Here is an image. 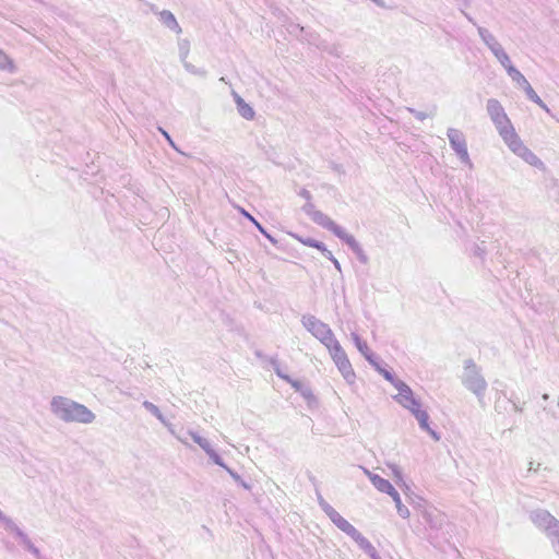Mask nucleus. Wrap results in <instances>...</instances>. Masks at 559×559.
Segmentation results:
<instances>
[{
	"label": "nucleus",
	"mask_w": 559,
	"mask_h": 559,
	"mask_svg": "<svg viewBox=\"0 0 559 559\" xmlns=\"http://www.w3.org/2000/svg\"><path fill=\"white\" fill-rule=\"evenodd\" d=\"M50 412L64 423L92 424L96 418L85 405L60 395L51 399Z\"/></svg>",
	"instance_id": "f257e3e1"
},
{
	"label": "nucleus",
	"mask_w": 559,
	"mask_h": 559,
	"mask_svg": "<svg viewBox=\"0 0 559 559\" xmlns=\"http://www.w3.org/2000/svg\"><path fill=\"white\" fill-rule=\"evenodd\" d=\"M460 379L464 388L475 394L481 403L488 384L483 376L481 368L473 359L468 358L463 361Z\"/></svg>",
	"instance_id": "f03ea898"
},
{
	"label": "nucleus",
	"mask_w": 559,
	"mask_h": 559,
	"mask_svg": "<svg viewBox=\"0 0 559 559\" xmlns=\"http://www.w3.org/2000/svg\"><path fill=\"white\" fill-rule=\"evenodd\" d=\"M301 323L306 330L319 340L326 348L337 342L330 326L314 316H302Z\"/></svg>",
	"instance_id": "7ed1b4c3"
},
{
	"label": "nucleus",
	"mask_w": 559,
	"mask_h": 559,
	"mask_svg": "<svg viewBox=\"0 0 559 559\" xmlns=\"http://www.w3.org/2000/svg\"><path fill=\"white\" fill-rule=\"evenodd\" d=\"M530 520L536 527L545 532L550 539L559 534V520L551 515L547 510L536 509L531 511Z\"/></svg>",
	"instance_id": "20e7f679"
},
{
	"label": "nucleus",
	"mask_w": 559,
	"mask_h": 559,
	"mask_svg": "<svg viewBox=\"0 0 559 559\" xmlns=\"http://www.w3.org/2000/svg\"><path fill=\"white\" fill-rule=\"evenodd\" d=\"M486 109L499 135L513 128L511 120L507 116L504 108L498 99H488Z\"/></svg>",
	"instance_id": "39448f33"
},
{
	"label": "nucleus",
	"mask_w": 559,
	"mask_h": 559,
	"mask_svg": "<svg viewBox=\"0 0 559 559\" xmlns=\"http://www.w3.org/2000/svg\"><path fill=\"white\" fill-rule=\"evenodd\" d=\"M328 349L343 378L347 383H353L356 376L352 368V364L340 342H335L333 345L328 347Z\"/></svg>",
	"instance_id": "423d86ee"
},
{
	"label": "nucleus",
	"mask_w": 559,
	"mask_h": 559,
	"mask_svg": "<svg viewBox=\"0 0 559 559\" xmlns=\"http://www.w3.org/2000/svg\"><path fill=\"white\" fill-rule=\"evenodd\" d=\"M449 142L453 151L457 154L462 163L473 168V163L467 152L466 140L462 131L455 128H449L447 132Z\"/></svg>",
	"instance_id": "0eeeda50"
},
{
	"label": "nucleus",
	"mask_w": 559,
	"mask_h": 559,
	"mask_svg": "<svg viewBox=\"0 0 559 559\" xmlns=\"http://www.w3.org/2000/svg\"><path fill=\"white\" fill-rule=\"evenodd\" d=\"M399 393L393 399L412 414L420 409V401L414 396L413 390L405 382H397Z\"/></svg>",
	"instance_id": "6e6552de"
},
{
	"label": "nucleus",
	"mask_w": 559,
	"mask_h": 559,
	"mask_svg": "<svg viewBox=\"0 0 559 559\" xmlns=\"http://www.w3.org/2000/svg\"><path fill=\"white\" fill-rule=\"evenodd\" d=\"M302 211L312 219L313 223L325 229H328L334 222L323 212L316 210V206L311 201L306 202L302 206Z\"/></svg>",
	"instance_id": "1a4fd4ad"
},
{
	"label": "nucleus",
	"mask_w": 559,
	"mask_h": 559,
	"mask_svg": "<svg viewBox=\"0 0 559 559\" xmlns=\"http://www.w3.org/2000/svg\"><path fill=\"white\" fill-rule=\"evenodd\" d=\"M142 405L146 411H148L153 416H155L173 436H175L181 443L188 445V443L176 433L174 425L164 417L160 409L155 404H153L150 401H144Z\"/></svg>",
	"instance_id": "9d476101"
},
{
	"label": "nucleus",
	"mask_w": 559,
	"mask_h": 559,
	"mask_svg": "<svg viewBox=\"0 0 559 559\" xmlns=\"http://www.w3.org/2000/svg\"><path fill=\"white\" fill-rule=\"evenodd\" d=\"M328 230L332 231L337 238L343 240L353 250V252L361 247L354 236L346 233L344 228L338 226L335 222L332 223Z\"/></svg>",
	"instance_id": "9b49d317"
},
{
	"label": "nucleus",
	"mask_w": 559,
	"mask_h": 559,
	"mask_svg": "<svg viewBox=\"0 0 559 559\" xmlns=\"http://www.w3.org/2000/svg\"><path fill=\"white\" fill-rule=\"evenodd\" d=\"M503 142L508 145V147L516 155L519 152H521V148L524 147L523 141L520 139L518 133L515 132V129L512 128L504 133L500 134Z\"/></svg>",
	"instance_id": "f8f14e48"
},
{
	"label": "nucleus",
	"mask_w": 559,
	"mask_h": 559,
	"mask_svg": "<svg viewBox=\"0 0 559 559\" xmlns=\"http://www.w3.org/2000/svg\"><path fill=\"white\" fill-rule=\"evenodd\" d=\"M352 336L357 349L361 353V355L371 366L378 367L379 358L370 350L367 343L362 341L356 333H353Z\"/></svg>",
	"instance_id": "ddd939ff"
},
{
	"label": "nucleus",
	"mask_w": 559,
	"mask_h": 559,
	"mask_svg": "<svg viewBox=\"0 0 559 559\" xmlns=\"http://www.w3.org/2000/svg\"><path fill=\"white\" fill-rule=\"evenodd\" d=\"M158 20L165 27L169 28L176 34H180L182 32V28L177 22V19L169 10H162L160 13H158Z\"/></svg>",
	"instance_id": "4468645a"
},
{
	"label": "nucleus",
	"mask_w": 559,
	"mask_h": 559,
	"mask_svg": "<svg viewBox=\"0 0 559 559\" xmlns=\"http://www.w3.org/2000/svg\"><path fill=\"white\" fill-rule=\"evenodd\" d=\"M366 474L368 475L371 484L381 492H385L388 495H390V492H392L395 488L392 486V484L382 478L381 476L377 475V474H372L370 473L369 471H365Z\"/></svg>",
	"instance_id": "2eb2a0df"
},
{
	"label": "nucleus",
	"mask_w": 559,
	"mask_h": 559,
	"mask_svg": "<svg viewBox=\"0 0 559 559\" xmlns=\"http://www.w3.org/2000/svg\"><path fill=\"white\" fill-rule=\"evenodd\" d=\"M424 520L425 522L433 530H439L441 528L443 522H444V516L442 513H440L439 511L437 510H432V511H425L424 513Z\"/></svg>",
	"instance_id": "dca6fc26"
},
{
	"label": "nucleus",
	"mask_w": 559,
	"mask_h": 559,
	"mask_svg": "<svg viewBox=\"0 0 559 559\" xmlns=\"http://www.w3.org/2000/svg\"><path fill=\"white\" fill-rule=\"evenodd\" d=\"M516 155L536 168H544V163L526 145Z\"/></svg>",
	"instance_id": "f3484780"
},
{
	"label": "nucleus",
	"mask_w": 559,
	"mask_h": 559,
	"mask_svg": "<svg viewBox=\"0 0 559 559\" xmlns=\"http://www.w3.org/2000/svg\"><path fill=\"white\" fill-rule=\"evenodd\" d=\"M356 543L371 559H381L373 545L364 535Z\"/></svg>",
	"instance_id": "a211bd4d"
},
{
	"label": "nucleus",
	"mask_w": 559,
	"mask_h": 559,
	"mask_svg": "<svg viewBox=\"0 0 559 559\" xmlns=\"http://www.w3.org/2000/svg\"><path fill=\"white\" fill-rule=\"evenodd\" d=\"M477 31H478L479 37L481 38V40L488 47L489 50L492 47H495L498 44H500L498 41V39L487 28L481 27V26H477Z\"/></svg>",
	"instance_id": "6ab92c4d"
},
{
	"label": "nucleus",
	"mask_w": 559,
	"mask_h": 559,
	"mask_svg": "<svg viewBox=\"0 0 559 559\" xmlns=\"http://www.w3.org/2000/svg\"><path fill=\"white\" fill-rule=\"evenodd\" d=\"M389 496H391L393 501L395 502L397 514L403 519H408L411 514L409 510L406 506L402 503L400 493L394 489L392 492H390Z\"/></svg>",
	"instance_id": "aec40b11"
},
{
	"label": "nucleus",
	"mask_w": 559,
	"mask_h": 559,
	"mask_svg": "<svg viewBox=\"0 0 559 559\" xmlns=\"http://www.w3.org/2000/svg\"><path fill=\"white\" fill-rule=\"evenodd\" d=\"M523 91L525 92V95L526 97L535 103L536 105H538L540 108H543L544 110L546 111H549L547 105L542 100V98L536 94V92L533 90V87L531 86V84H528L526 87L523 88Z\"/></svg>",
	"instance_id": "412c9836"
},
{
	"label": "nucleus",
	"mask_w": 559,
	"mask_h": 559,
	"mask_svg": "<svg viewBox=\"0 0 559 559\" xmlns=\"http://www.w3.org/2000/svg\"><path fill=\"white\" fill-rule=\"evenodd\" d=\"M288 383H290L292 386L297 392H299L306 400L310 401L311 399H313L311 389L309 386L304 385L300 381L290 379Z\"/></svg>",
	"instance_id": "4be33fe9"
},
{
	"label": "nucleus",
	"mask_w": 559,
	"mask_h": 559,
	"mask_svg": "<svg viewBox=\"0 0 559 559\" xmlns=\"http://www.w3.org/2000/svg\"><path fill=\"white\" fill-rule=\"evenodd\" d=\"M508 74L512 81L521 88H524L530 84L526 78L516 68L510 69Z\"/></svg>",
	"instance_id": "5701e85b"
},
{
	"label": "nucleus",
	"mask_w": 559,
	"mask_h": 559,
	"mask_svg": "<svg viewBox=\"0 0 559 559\" xmlns=\"http://www.w3.org/2000/svg\"><path fill=\"white\" fill-rule=\"evenodd\" d=\"M242 214H243V215H245V216H246L250 222H252V223L254 224V226L258 228V230H259V231H260V233H261L265 238H267V239H269L273 245H276V243H277V240H276L274 237H272V236H271V235H270V234L264 229V227H263L259 222H257V221H255V218H254L252 215H250L248 212H246V211H243V210H242Z\"/></svg>",
	"instance_id": "b1692460"
},
{
	"label": "nucleus",
	"mask_w": 559,
	"mask_h": 559,
	"mask_svg": "<svg viewBox=\"0 0 559 559\" xmlns=\"http://www.w3.org/2000/svg\"><path fill=\"white\" fill-rule=\"evenodd\" d=\"M188 433L191 436V438L193 439V441H194L197 444H199V447H200L201 449H203V450H204V452H205L206 454H207V453H210V451L213 449V448L211 447V443L209 442V440H207V439H205V438H203V437L199 436L197 432H194V431H192V430H190Z\"/></svg>",
	"instance_id": "393cba45"
},
{
	"label": "nucleus",
	"mask_w": 559,
	"mask_h": 559,
	"mask_svg": "<svg viewBox=\"0 0 559 559\" xmlns=\"http://www.w3.org/2000/svg\"><path fill=\"white\" fill-rule=\"evenodd\" d=\"M413 415H414V416H415V418L417 419L418 425H419V427H420L423 430H425V431H426L427 429H429V428H430L429 423H428V421H429V415H428V413H427L426 411H421V409H419V411H417V412H414V414H413Z\"/></svg>",
	"instance_id": "a878e982"
},
{
	"label": "nucleus",
	"mask_w": 559,
	"mask_h": 559,
	"mask_svg": "<svg viewBox=\"0 0 559 559\" xmlns=\"http://www.w3.org/2000/svg\"><path fill=\"white\" fill-rule=\"evenodd\" d=\"M411 114H413L418 120L423 121L425 119H427L428 117L432 118L436 116L437 114V106H432L429 110V112H425V111H419V110H416L414 108H411V107H407L406 108Z\"/></svg>",
	"instance_id": "bb28decb"
},
{
	"label": "nucleus",
	"mask_w": 559,
	"mask_h": 559,
	"mask_svg": "<svg viewBox=\"0 0 559 559\" xmlns=\"http://www.w3.org/2000/svg\"><path fill=\"white\" fill-rule=\"evenodd\" d=\"M301 243H304L305 246H308V247H311V248H316L320 251H326V247L323 242L319 241V240H316L313 238H310V237H307V238H302V237H296Z\"/></svg>",
	"instance_id": "cd10ccee"
},
{
	"label": "nucleus",
	"mask_w": 559,
	"mask_h": 559,
	"mask_svg": "<svg viewBox=\"0 0 559 559\" xmlns=\"http://www.w3.org/2000/svg\"><path fill=\"white\" fill-rule=\"evenodd\" d=\"M0 523L3 524L4 528L11 533H14L16 537H19V532H23L20 527L13 522L12 519L3 514V519H0Z\"/></svg>",
	"instance_id": "c85d7f7f"
},
{
	"label": "nucleus",
	"mask_w": 559,
	"mask_h": 559,
	"mask_svg": "<svg viewBox=\"0 0 559 559\" xmlns=\"http://www.w3.org/2000/svg\"><path fill=\"white\" fill-rule=\"evenodd\" d=\"M238 112L241 117H243L247 120H251L254 117V110L250 105H248L246 102L239 103V106L237 107Z\"/></svg>",
	"instance_id": "c756f323"
},
{
	"label": "nucleus",
	"mask_w": 559,
	"mask_h": 559,
	"mask_svg": "<svg viewBox=\"0 0 559 559\" xmlns=\"http://www.w3.org/2000/svg\"><path fill=\"white\" fill-rule=\"evenodd\" d=\"M331 522L344 533L352 526V524L346 519H344L338 512L335 514V518L331 519Z\"/></svg>",
	"instance_id": "7c9ffc66"
},
{
	"label": "nucleus",
	"mask_w": 559,
	"mask_h": 559,
	"mask_svg": "<svg viewBox=\"0 0 559 559\" xmlns=\"http://www.w3.org/2000/svg\"><path fill=\"white\" fill-rule=\"evenodd\" d=\"M376 370H378L383 377L385 380L390 381L392 383V385L397 390V382H403L402 380L397 379L394 377V374L386 370V369H383L380 364L378 362V367H374Z\"/></svg>",
	"instance_id": "2f4dec72"
},
{
	"label": "nucleus",
	"mask_w": 559,
	"mask_h": 559,
	"mask_svg": "<svg viewBox=\"0 0 559 559\" xmlns=\"http://www.w3.org/2000/svg\"><path fill=\"white\" fill-rule=\"evenodd\" d=\"M0 69L13 72V61L0 49Z\"/></svg>",
	"instance_id": "473e14b6"
},
{
	"label": "nucleus",
	"mask_w": 559,
	"mask_h": 559,
	"mask_svg": "<svg viewBox=\"0 0 559 559\" xmlns=\"http://www.w3.org/2000/svg\"><path fill=\"white\" fill-rule=\"evenodd\" d=\"M500 64L506 69L507 73H509L510 69H514L515 67L512 64L509 55L503 51L499 56L496 57Z\"/></svg>",
	"instance_id": "72a5a7b5"
},
{
	"label": "nucleus",
	"mask_w": 559,
	"mask_h": 559,
	"mask_svg": "<svg viewBox=\"0 0 559 559\" xmlns=\"http://www.w3.org/2000/svg\"><path fill=\"white\" fill-rule=\"evenodd\" d=\"M500 64L506 69L507 73H509L510 69H514L515 67L512 64L509 55L503 51L499 56L496 57Z\"/></svg>",
	"instance_id": "f704fd0d"
},
{
	"label": "nucleus",
	"mask_w": 559,
	"mask_h": 559,
	"mask_svg": "<svg viewBox=\"0 0 559 559\" xmlns=\"http://www.w3.org/2000/svg\"><path fill=\"white\" fill-rule=\"evenodd\" d=\"M182 64H183V68L191 74L199 75L202 78H204L206 75V70H204L202 68H197L195 66H193L192 63H190L188 61L182 62Z\"/></svg>",
	"instance_id": "c9c22d12"
},
{
	"label": "nucleus",
	"mask_w": 559,
	"mask_h": 559,
	"mask_svg": "<svg viewBox=\"0 0 559 559\" xmlns=\"http://www.w3.org/2000/svg\"><path fill=\"white\" fill-rule=\"evenodd\" d=\"M178 46H179L180 60H181V62H185V61H187V57H188L189 50H190L189 41L187 39H182L179 41Z\"/></svg>",
	"instance_id": "e433bc0d"
},
{
	"label": "nucleus",
	"mask_w": 559,
	"mask_h": 559,
	"mask_svg": "<svg viewBox=\"0 0 559 559\" xmlns=\"http://www.w3.org/2000/svg\"><path fill=\"white\" fill-rule=\"evenodd\" d=\"M226 471H227V472H228V474L231 476V478H233L236 483H238L240 486H242L245 489L249 490V489L251 488V486H250L247 481H245V480L240 477V475H239L238 473H236L235 471H233V469H231V468H229V467H228Z\"/></svg>",
	"instance_id": "4c0bfd02"
},
{
	"label": "nucleus",
	"mask_w": 559,
	"mask_h": 559,
	"mask_svg": "<svg viewBox=\"0 0 559 559\" xmlns=\"http://www.w3.org/2000/svg\"><path fill=\"white\" fill-rule=\"evenodd\" d=\"M271 365L273 366V369H274L275 373H276L280 378H282L283 380H285V381H287V382H289V381H290V379H292V378H290L289 376L285 374V373L281 370V368H280V364L277 362V360H276V359H274V358H273V359H271Z\"/></svg>",
	"instance_id": "58836bf2"
},
{
	"label": "nucleus",
	"mask_w": 559,
	"mask_h": 559,
	"mask_svg": "<svg viewBox=\"0 0 559 559\" xmlns=\"http://www.w3.org/2000/svg\"><path fill=\"white\" fill-rule=\"evenodd\" d=\"M209 457L213 461V463H215L216 465L227 469L228 466L225 465V463L223 462L222 457L216 453V451L214 449H212L210 451V453H207Z\"/></svg>",
	"instance_id": "ea45409f"
},
{
	"label": "nucleus",
	"mask_w": 559,
	"mask_h": 559,
	"mask_svg": "<svg viewBox=\"0 0 559 559\" xmlns=\"http://www.w3.org/2000/svg\"><path fill=\"white\" fill-rule=\"evenodd\" d=\"M320 508L322 509V511L326 514V516L330 520L335 518V514L337 513V511L332 506H330L326 501L321 503Z\"/></svg>",
	"instance_id": "a19ab883"
},
{
	"label": "nucleus",
	"mask_w": 559,
	"mask_h": 559,
	"mask_svg": "<svg viewBox=\"0 0 559 559\" xmlns=\"http://www.w3.org/2000/svg\"><path fill=\"white\" fill-rule=\"evenodd\" d=\"M345 534L353 538L355 542L362 535L354 525H352Z\"/></svg>",
	"instance_id": "79ce46f5"
},
{
	"label": "nucleus",
	"mask_w": 559,
	"mask_h": 559,
	"mask_svg": "<svg viewBox=\"0 0 559 559\" xmlns=\"http://www.w3.org/2000/svg\"><path fill=\"white\" fill-rule=\"evenodd\" d=\"M21 544L27 549L29 545H33L29 537L24 532H19V537Z\"/></svg>",
	"instance_id": "37998d69"
},
{
	"label": "nucleus",
	"mask_w": 559,
	"mask_h": 559,
	"mask_svg": "<svg viewBox=\"0 0 559 559\" xmlns=\"http://www.w3.org/2000/svg\"><path fill=\"white\" fill-rule=\"evenodd\" d=\"M354 253L356 254L359 262H361L362 264L368 263L369 259L361 247L358 250H356Z\"/></svg>",
	"instance_id": "c03bdc74"
},
{
	"label": "nucleus",
	"mask_w": 559,
	"mask_h": 559,
	"mask_svg": "<svg viewBox=\"0 0 559 559\" xmlns=\"http://www.w3.org/2000/svg\"><path fill=\"white\" fill-rule=\"evenodd\" d=\"M159 131L162 132V134L164 135V138L168 141L169 145L175 148L177 152L183 154L175 144V142L173 141V139L170 138V135L168 134L167 131H165L164 129L159 128Z\"/></svg>",
	"instance_id": "a18cd8bd"
},
{
	"label": "nucleus",
	"mask_w": 559,
	"mask_h": 559,
	"mask_svg": "<svg viewBox=\"0 0 559 559\" xmlns=\"http://www.w3.org/2000/svg\"><path fill=\"white\" fill-rule=\"evenodd\" d=\"M27 550L33 554L37 559H43V556L39 551V549L33 544V545H29Z\"/></svg>",
	"instance_id": "49530a36"
},
{
	"label": "nucleus",
	"mask_w": 559,
	"mask_h": 559,
	"mask_svg": "<svg viewBox=\"0 0 559 559\" xmlns=\"http://www.w3.org/2000/svg\"><path fill=\"white\" fill-rule=\"evenodd\" d=\"M27 550L33 554L37 559H43V556L39 551V549L33 544V545H29Z\"/></svg>",
	"instance_id": "de8ad7c7"
},
{
	"label": "nucleus",
	"mask_w": 559,
	"mask_h": 559,
	"mask_svg": "<svg viewBox=\"0 0 559 559\" xmlns=\"http://www.w3.org/2000/svg\"><path fill=\"white\" fill-rule=\"evenodd\" d=\"M27 550L33 554L37 559H43V556L39 551V549L33 544V545H29Z\"/></svg>",
	"instance_id": "09e8293b"
},
{
	"label": "nucleus",
	"mask_w": 559,
	"mask_h": 559,
	"mask_svg": "<svg viewBox=\"0 0 559 559\" xmlns=\"http://www.w3.org/2000/svg\"><path fill=\"white\" fill-rule=\"evenodd\" d=\"M490 51L492 52V55L495 57L499 56L500 53H502L504 51L503 47L501 46V44H498L497 46L492 47L490 49Z\"/></svg>",
	"instance_id": "8fccbe9b"
},
{
	"label": "nucleus",
	"mask_w": 559,
	"mask_h": 559,
	"mask_svg": "<svg viewBox=\"0 0 559 559\" xmlns=\"http://www.w3.org/2000/svg\"><path fill=\"white\" fill-rule=\"evenodd\" d=\"M299 195L302 197L304 199H306L307 201H311V199H312L310 191H308L307 189H301L299 191Z\"/></svg>",
	"instance_id": "3c124183"
},
{
	"label": "nucleus",
	"mask_w": 559,
	"mask_h": 559,
	"mask_svg": "<svg viewBox=\"0 0 559 559\" xmlns=\"http://www.w3.org/2000/svg\"><path fill=\"white\" fill-rule=\"evenodd\" d=\"M474 254L479 257V258H484L485 254H486V251L480 246H476L475 249H474Z\"/></svg>",
	"instance_id": "603ef678"
},
{
	"label": "nucleus",
	"mask_w": 559,
	"mask_h": 559,
	"mask_svg": "<svg viewBox=\"0 0 559 559\" xmlns=\"http://www.w3.org/2000/svg\"><path fill=\"white\" fill-rule=\"evenodd\" d=\"M146 4L150 8V11L153 12L154 14L158 15V13H160V11L158 10V8L155 4L148 3V2Z\"/></svg>",
	"instance_id": "864d4df0"
},
{
	"label": "nucleus",
	"mask_w": 559,
	"mask_h": 559,
	"mask_svg": "<svg viewBox=\"0 0 559 559\" xmlns=\"http://www.w3.org/2000/svg\"><path fill=\"white\" fill-rule=\"evenodd\" d=\"M426 432H428L436 441L440 439V436L431 428L427 429Z\"/></svg>",
	"instance_id": "5fc2aeb1"
},
{
	"label": "nucleus",
	"mask_w": 559,
	"mask_h": 559,
	"mask_svg": "<svg viewBox=\"0 0 559 559\" xmlns=\"http://www.w3.org/2000/svg\"><path fill=\"white\" fill-rule=\"evenodd\" d=\"M292 27H293V28H292V29H289V33H292V34L297 33V31H299L300 33H302V32H304V27H300L299 25H293Z\"/></svg>",
	"instance_id": "6e6d98bb"
},
{
	"label": "nucleus",
	"mask_w": 559,
	"mask_h": 559,
	"mask_svg": "<svg viewBox=\"0 0 559 559\" xmlns=\"http://www.w3.org/2000/svg\"><path fill=\"white\" fill-rule=\"evenodd\" d=\"M323 253V255L325 258H328L330 261H332V259L334 258V255L332 254V252L330 250L326 249V251H321Z\"/></svg>",
	"instance_id": "4d7b16f0"
},
{
	"label": "nucleus",
	"mask_w": 559,
	"mask_h": 559,
	"mask_svg": "<svg viewBox=\"0 0 559 559\" xmlns=\"http://www.w3.org/2000/svg\"><path fill=\"white\" fill-rule=\"evenodd\" d=\"M393 473L399 479H402L401 471L396 466L393 467Z\"/></svg>",
	"instance_id": "13d9d810"
},
{
	"label": "nucleus",
	"mask_w": 559,
	"mask_h": 559,
	"mask_svg": "<svg viewBox=\"0 0 559 559\" xmlns=\"http://www.w3.org/2000/svg\"><path fill=\"white\" fill-rule=\"evenodd\" d=\"M332 263L334 264L335 269L341 272V264L335 258L332 259Z\"/></svg>",
	"instance_id": "bf43d9fd"
},
{
	"label": "nucleus",
	"mask_w": 559,
	"mask_h": 559,
	"mask_svg": "<svg viewBox=\"0 0 559 559\" xmlns=\"http://www.w3.org/2000/svg\"><path fill=\"white\" fill-rule=\"evenodd\" d=\"M373 3H376L377 5L383 8L384 7V1L383 0H371Z\"/></svg>",
	"instance_id": "052dcab7"
},
{
	"label": "nucleus",
	"mask_w": 559,
	"mask_h": 559,
	"mask_svg": "<svg viewBox=\"0 0 559 559\" xmlns=\"http://www.w3.org/2000/svg\"><path fill=\"white\" fill-rule=\"evenodd\" d=\"M235 100H236V104H237V107L239 106V103L241 102H245L239 95H235Z\"/></svg>",
	"instance_id": "680f3d73"
},
{
	"label": "nucleus",
	"mask_w": 559,
	"mask_h": 559,
	"mask_svg": "<svg viewBox=\"0 0 559 559\" xmlns=\"http://www.w3.org/2000/svg\"><path fill=\"white\" fill-rule=\"evenodd\" d=\"M324 501H325V500L323 499V497H322L320 493H318V502H319V506H320L321 503H323Z\"/></svg>",
	"instance_id": "e2e57ef3"
},
{
	"label": "nucleus",
	"mask_w": 559,
	"mask_h": 559,
	"mask_svg": "<svg viewBox=\"0 0 559 559\" xmlns=\"http://www.w3.org/2000/svg\"><path fill=\"white\" fill-rule=\"evenodd\" d=\"M513 407L516 412H522V407H520L518 404L513 403Z\"/></svg>",
	"instance_id": "0e129e2a"
},
{
	"label": "nucleus",
	"mask_w": 559,
	"mask_h": 559,
	"mask_svg": "<svg viewBox=\"0 0 559 559\" xmlns=\"http://www.w3.org/2000/svg\"><path fill=\"white\" fill-rule=\"evenodd\" d=\"M532 469H534V465H533V462H530L528 471H532Z\"/></svg>",
	"instance_id": "69168bd1"
},
{
	"label": "nucleus",
	"mask_w": 559,
	"mask_h": 559,
	"mask_svg": "<svg viewBox=\"0 0 559 559\" xmlns=\"http://www.w3.org/2000/svg\"><path fill=\"white\" fill-rule=\"evenodd\" d=\"M549 399V395L548 394H544L543 395V400L547 401Z\"/></svg>",
	"instance_id": "338daca9"
},
{
	"label": "nucleus",
	"mask_w": 559,
	"mask_h": 559,
	"mask_svg": "<svg viewBox=\"0 0 559 559\" xmlns=\"http://www.w3.org/2000/svg\"><path fill=\"white\" fill-rule=\"evenodd\" d=\"M3 512L0 510V519H3Z\"/></svg>",
	"instance_id": "774afa93"
}]
</instances>
